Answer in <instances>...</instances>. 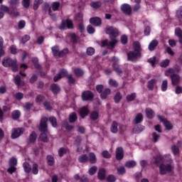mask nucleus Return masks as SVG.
I'll return each mask as SVG.
<instances>
[{
    "label": "nucleus",
    "instance_id": "obj_33",
    "mask_svg": "<svg viewBox=\"0 0 182 182\" xmlns=\"http://www.w3.org/2000/svg\"><path fill=\"white\" fill-rule=\"evenodd\" d=\"M90 6L94 8V9H97L102 6V3L100 1H93L90 4Z\"/></svg>",
    "mask_w": 182,
    "mask_h": 182
},
{
    "label": "nucleus",
    "instance_id": "obj_12",
    "mask_svg": "<svg viewBox=\"0 0 182 182\" xmlns=\"http://www.w3.org/2000/svg\"><path fill=\"white\" fill-rule=\"evenodd\" d=\"M82 100H92L93 99V93L90 91H85L82 94Z\"/></svg>",
    "mask_w": 182,
    "mask_h": 182
},
{
    "label": "nucleus",
    "instance_id": "obj_62",
    "mask_svg": "<svg viewBox=\"0 0 182 182\" xmlns=\"http://www.w3.org/2000/svg\"><path fill=\"white\" fill-rule=\"evenodd\" d=\"M64 127H65V129H66L67 130H72V129H73V126H72V125H68V121H65V122H64Z\"/></svg>",
    "mask_w": 182,
    "mask_h": 182
},
{
    "label": "nucleus",
    "instance_id": "obj_57",
    "mask_svg": "<svg viewBox=\"0 0 182 182\" xmlns=\"http://www.w3.org/2000/svg\"><path fill=\"white\" fill-rule=\"evenodd\" d=\"M107 181L108 182H114L116 181V177L113 175H109L107 177Z\"/></svg>",
    "mask_w": 182,
    "mask_h": 182
},
{
    "label": "nucleus",
    "instance_id": "obj_38",
    "mask_svg": "<svg viewBox=\"0 0 182 182\" xmlns=\"http://www.w3.org/2000/svg\"><path fill=\"white\" fill-rule=\"evenodd\" d=\"M164 157L161 156V155H159L156 157H154V164H160V163H161V161H163L164 160Z\"/></svg>",
    "mask_w": 182,
    "mask_h": 182
},
{
    "label": "nucleus",
    "instance_id": "obj_23",
    "mask_svg": "<svg viewBox=\"0 0 182 182\" xmlns=\"http://www.w3.org/2000/svg\"><path fill=\"white\" fill-rule=\"evenodd\" d=\"M159 45V42L156 40L152 41L149 45V50H154L156 49V46Z\"/></svg>",
    "mask_w": 182,
    "mask_h": 182
},
{
    "label": "nucleus",
    "instance_id": "obj_58",
    "mask_svg": "<svg viewBox=\"0 0 182 182\" xmlns=\"http://www.w3.org/2000/svg\"><path fill=\"white\" fill-rule=\"evenodd\" d=\"M87 53L90 55V56H92V55H95V48L91 47L88 48L87 49Z\"/></svg>",
    "mask_w": 182,
    "mask_h": 182
},
{
    "label": "nucleus",
    "instance_id": "obj_61",
    "mask_svg": "<svg viewBox=\"0 0 182 182\" xmlns=\"http://www.w3.org/2000/svg\"><path fill=\"white\" fill-rule=\"evenodd\" d=\"M87 31L88 33H95V28H93V26L90 25L87 26Z\"/></svg>",
    "mask_w": 182,
    "mask_h": 182
},
{
    "label": "nucleus",
    "instance_id": "obj_28",
    "mask_svg": "<svg viewBox=\"0 0 182 182\" xmlns=\"http://www.w3.org/2000/svg\"><path fill=\"white\" fill-rule=\"evenodd\" d=\"M23 167L26 173H31V171H32V168L31 167V165L28 164V162H25L23 164Z\"/></svg>",
    "mask_w": 182,
    "mask_h": 182
},
{
    "label": "nucleus",
    "instance_id": "obj_59",
    "mask_svg": "<svg viewBox=\"0 0 182 182\" xmlns=\"http://www.w3.org/2000/svg\"><path fill=\"white\" fill-rule=\"evenodd\" d=\"M32 106H33V104L27 102V103H26V105L23 106V108H24L25 110L28 111V110H30V109H31V108L32 107Z\"/></svg>",
    "mask_w": 182,
    "mask_h": 182
},
{
    "label": "nucleus",
    "instance_id": "obj_26",
    "mask_svg": "<svg viewBox=\"0 0 182 182\" xmlns=\"http://www.w3.org/2000/svg\"><path fill=\"white\" fill-rule=\"evenodd\" d=\"M156 82H157L156 79H152L148 82L147 86L149 90H153V89H154V85H156Z\"/></svg>",
    "mask_w": 182,
    "mask_h": 182
},
{
    "label": "nucleus",
    "instance_id": "obj_34",
    "mask_svg": "<svg viewBox=\"0 0 182 182\" xmlns=\"http://www.w3.org/2000/svg\"><path fill=\"white\" fill-rule=\"evenodd\" d=\"M78 161L80 163H87L89 161V158L86 155H82L79 156Z\"/></svg>",
    "mask_w": 182,
    "mask_h": 182
},
{
    "label": "nucleus",
    "instance_id": "obj_20",
    "mask_svg": "<svg viewBox=\"0 0 182 182\" xmlns=\"http://www.w3.org/2000/svg\"><path fill=\"white\" fill-rule=\"evenodd\" d=\"M99 180H105L106 178V170L105 168H100L98 171Z\"/></svg>",
    "mask_w": 182,
    "mask_h": 182
},
{
    "label": "nucleus",
    "instance_id": "obj_36",
    "mask_svg": "<svg viewBox=\"0 0 182 182\" xmlns=\"http://www.w3.org/2000/svg\"><path fill=\"white\" fill-rule=\"evenodd\" d=\"M133 46L135 52H140V50H141V47L140 46V43H139L138 41L134 42L133 44Z\"/></svg>",
    "mask_w": 182,
    "mask_h": 182
},
{
    "label": "nucleus",
    "instance_id": "obj_3",
    "mask_svg": "<svg viewBox=\"0 0 182 182\" xmlns=\"http://www.w3.org/2000/svg\"><path fill=\"white\" fill-rule=\"evenodd\" d=\"M48 118L44 117L41 119L39 129L42 132V134L40 135V140L41 141L46 142L48 141V136H46V132L48 131Z\"/></svg>",
    "mask_w": 182,
    "mask_h": 182
},
{
    "label": "nucleus",
    "instance_id": "obj_24",
    "mask_svg": "<svg viewBox=\"0 0 182 182\" xmlns=\"http://www.w3.org/2000/svg\"><path fill=\"white\" fill-rule=\"evenodd\" d=\"M89 161L91 164H95V163H96L97 159H96V155L95 154V153L93 152L90 153Z\"/></svg>",
    "mask_w": 182,
    "mask_h": 182
},
{
    "label": "nucleus",
    "instance_id": "obj_48",
    "mask_svg": "<svg viewBox=\"0 0 182 182\" xmlns=\"http://www.w3.org/2000/svg\"><path fill=\"white\" fill-rule=\"evenodd\" d=\"M134 99H136V93H132L127 96V100L128 102H132Z\"/></svg>",
    "mask_w": 182,
    "mask_h": 182
},
{
    "label": "nucleus",
    "instance_id": "obj_30",
    "mask_svg": "<svg viewBox=\"0 0 182 182\" xmlns=\"http://www.w3.org/2000/svg\"><path fill=\"white\" fill-rule=\"evenodd\" d=\"M74 74L77 77H82V75H84V73H83V70H82V69L75 68V69H74Z\"/></svg>",
    "mask_w": 182,
    "mask_h": 182
},
{
    "label": "nucleus",
    "instance_id": "obj_50",
    "mask_svg": "<svg viewBox=\"0 0 182 182\" xmlns=\"http://www.w3.org/2000/svg\"><path fill=\"white\" fill-rule=\"evenodd\" d=\"M170 64V60L166 59L161 63L160 66L161 68H167V66Z\"/></svg>",
    "mask_w": 182,
    "mask_h": 182
},
{
    "label": "nucleus",
    "instance_id": "obj_44",
    "mask_svg": "<svg viewBox=\"0 0 182 182\" xmlns=\"http://www.w3.org/2000/svg\"><path fill=\"white\" fill-rule=\"evenodd\" d=\"M29 140H30L31 143H35V141L36 140V133L33 132L29 136Z\"/></svg>",
    "mask_w": 182,
    "mask_h": 182
},
{
    "label": "nucleus",
    "instance_id": "obj_2",
    "mask_svg": "<svg viewBox=\"0 0 182 182\" xmlns=\"http://www.w3.org/2000/svg\"><path fill=\"white\" fill-rule=\"evenodd\" d=\"M176 72H180V68L175 69L169 68L165 72V76H170L173 86H176V85L180 83V76L174 74Z\"/></svg>",
    "mask_w": 182,
    "mask_h": 182
},
{
    "label": "nucleus",
    "instance_id": "obj_22",
    "mask_svg": "<svg viewBox=\"0 0 182 182\" xmlns=\"http://www.w3.org/2000/svg\"><path fill=\"white\" fill-rule=\"evenodd\" d=\"M14 83L17 85V86H23V85H25V82H22L21 80V77L19 75H16L14 77Z\"/></svg>",
    "mask_w": 182,
    "mask_h": 182
},
{
    "label": "nucleus",
    "instance_id": "obj_31",
    "mask_svg": "<svg viewBox=\"0 0 182 182\" xmlns=\"http://www.w3.org/2000/svg\"><path fill=\"white\" fill-rule=\"evenodd\" d=\"M141 122H143V114L139 113V114H136L135 119H134V122L136 124H137L139 123H141Z\"/></svg>",
    "mask_w": 182,
    "mask_h": 182
},
{
    "label": "nucleus",
    "instance_id": "obj_40",
    "mask_svg": "<svg viewBox=\"0 0 182 182\" xmlns=\"http://www.w3.org/2000/svg\"><path fill=\"white\" fill-rule=\"evenodd\" d=\"M20 117H21V112H19L18 110H16L12 113V117L13 119H14V120L19 119Z\"/></svg>",
    "mask_w": 182,
    "mask_h": 182
},
{
    "label": "nucleus",
    "instance_id": "obj_5",
    "mask_svg": "<svg viewBox=\"0 0 182 182\" xmlns=\"http://www.w3.org/2000/svg\"><path fill=\"white\" fill-rule=\"evenodd\" d=\"M2 65L3 66H5V68H10V66H11L13 69V72H16V70H18V65H16V60H14L11 58H4L2 60Z\"/></svg>",
    "mask_w": 182,
    "mask_h": 182
},
{
    "label": "nucleus",
    "instance_id": "obj_64",
    "mask_svg": "<svg viewBox=\"0 0 182 182\" xmlns=\"http://www.w3.org/2000/svg\"><path fill=\"white\" fill-rule=\"evenodd\" d=\"M121 43L123 45H126V43H127V36H122L121 37Z\"/></svg>",
    "mask_w": 182,
    "mask_h": 182
},
{
    "label": "nucleus",
    "instance_id": "obj_14",
    "mask_svg": "<svg viewBox=\"0 0 182 182\" xmlns=\"http://www.w3.org/2000/svg\"><path fill=\"white\" fill-rule=\"evenodd\" d=\"M158 119L159 120H161V122H163V123H164L166 129H167V130H171L173 129V125L171 124V123H170V122H168L166 119H163V118L160 115H158Z\"/></svg>",
    "mask_w": 182,
    "mask_h": 182
},
{
    "label": "nucleus",
    "instance_id": "obj_32",
    "mask_svg": "<svg viewBox=\"0 0 182 182\" xmlns=\"http://www.w3.org/2000/svg\"><path fill=\"white\" fill-rule=\"evenodd\" d=\"M112 68L114 69V70H115L117 72V73L118 75H120L122 73V68L119 66L118 63H114L112 65Z\"/></svg>",
    "mask_w": 182,
    "mask_h": 182
},
{
    "label": "nucleus",
    "instance_id": "obj_7",
    "mask_svg": "<svg viewBox=\"0 0 182 182\" xmlns=\"http://www.w3.org/2000/svg\"><path fill=\"white\" fill-rule=\"evenodd\" d=\"M16 164H18V161L16 159L11 158L9 159L10 168H8V172L10 173V174H12V173H15V171H16Z\"/></svg>",
    "mask_w": 182,
    "mask_h": 182
},
{
    "label": "nucleus",
    "instance_id": "obj_56",
    "mask_svg": "<svg viewBox=\"0 0 182 182\" xmlns=\"http://www.w3.org/2000/svg\"><path fill=\"white\" fill-rule=\"evenodd\" d=\"M30 39H31V37H29V36L25 35L21 38V43H26V42H28V41H29Z\"/></svg>",
    "mask_w": 182,
    "mask_h": 182
},
{
    "label": "nucleus",
    "instance_id": "obj_54",
    "mask_svg": "<svg viewBox=\"0 0 182 182\" xmlns=\"http://www.w3.org/2000/svg\"><path fill=\"white\" fill-rule=\"evenodd\" d=\"M161 90L163 92H166V90H167V80H165L162 82Z\"/></svg>",
    "mask_w": 182,
    "mask_h": 182
},
{
    "label": "nucleus",
    "instance_id": "obj_43",
    "mask_svg": "<svg viewBox=\"0 0 182 182\" xmlns=\"http://www.w3.org/2000/svg\"><path fill=\"white\" fill-rule=\"evenodd\" d=\"M98 118H99V113H97V112H92L90 114V119L92 120H97Z\"/></svg>",
    "mask_w": 182,
    "mask_h": 182
},
{
    "label": "nucleus",
    "instance_id": "obj_53",
    "mask_svg": "<svg viewBox=\"0 0 182 182\" xmlns=\"http://www.w3.org/2000/svg\"><path fill=\"white\" fill-rule=\"evenodd\" d=\"M22 5L24 8H29L31 0H22Z\"/></svg>",
    "mask_w": 182,
    "mask_h": 182
},
{
    "label": "nucleus",
    "instance_id": "obj_6",
    "mask_svg": "<svg viewBox=\"0 0 182 182\" xmlns=\"http://www.w3.org/2000/svg\"><path fill=\"white\" fill-rule=\"evenodd\" d=\"M173 170V166L171 164H162L159 166V171L160 174L164 176V174H167V173H170Z\"/></svg>",
    "mask_w": 182,
    "mask_h": 182
},
{
    "label": "nucleus",
    "instance_id": "obj_60",
    "mask_svg": "<svg viewBox=\"0 0 182 182\" xmlns=\"http://www.w3.org/2000/svg\"><path fill=\"white\" fill-rule=\"evenodd\" d=\"M175 34L176 35V36L181 37L182 36V31L181 29H180L179 28H176L175 30Z\"/></svg>",
    "mask_w": 182,
    "mask_h": 182
},
{
    "label": "nucleus",
    "instance_id": "obj_37",
    "mask_svg": "<svg viewBox=\"0 0 182 182\" xmlns=\"http://www.w3.org/2000/svg\"><path fill=\"white\" fill-rule=\"evenodd\" d=\"M3 45H4V39H2V38L0 37V58L1 56H4V55H5V51L2 48Z\"/></svg>",
    "mask_w": 182,
    "mask_h": 182
},
{
    "label": "nucleus",
    "instance_id": "obj_55",
    "mask_svg": "<svg viewBox=\"0 0 182 182\" xmlns=\"http://www.w3.org/2000/svg\"><path fill=\"white\" fill-rule=\"evenodd\" d=\"M126 173V169H124V167L120 166L117 168V173L119 175L124 174Z\"/></svg>",
    "mask_w": 182,
    "mask_h": 182
},
{
    "label": "nucleus",
    "instance_id": "obj_51",
    "mask_svg": "<svg viewBox=\"0 0 182 182\" xmlns=\"http://www.w3.org/2000/svg\"><path fill=\"white\" fill-rule=\"evenodd\" d=\"M114 99L116 103H119V102H120V100L122 99V94H120V92H117Z\"/></svg>",
    "mask_w": 182,
    "mask_h": 182
},
{
    "label": "nucleus",
    "instance_id": "obj_9",
    "mask_svg": "<svg viewBox=\"0 0 182 182\" xmlns=\"http://www.w3.org/2000/svg\"><path fill=\"white\" fill-rule=\"evenodd\" d=\"M128 60H131L132 62H134L137 58L140 56V52L131 51L128 53Z\"/></svg>",
    "mask_w": 182,
    "mask_h": 182
},
{
    "label": "nucleus",
    "instance_id": "obj_11",
    "mask_svg": "<svg viewBox=\"0 0 182 182\" xmlns=\"http://www.w3.org/2000/svg\"><path fill=\"white\" fill-rule=\"evenodd\" d=\"M65 76H68V71L65 70H61L58 73V74L54 77V82H58V80H60L62 77H65Z\"/></svg>",
    "mask_w": 182,
    "mask_h": 182
},
{
    "label": "nucleus",
    "instance_id": "obj_41",
    "mask_svg": "<svg viewBox=\"0 0 182 182\" xmlns=\"http://www.w3.org/2000/svg\"><path fill=\"white\" fill-rule=\"evenodd\" d=\"M43 2V0H35L34 4H33V9L36 11L38 8H39V5Z\"/></svg>",
    "mask_w": 182,
    "mask_h": 182
},
{
    "label": "nucleus",
    "instance_id": "obj_52",
    "mask_svg": "<svg viewBox=\"0 0 182 182\" xmlns=\"http://www.w3.org/2000/svg\"><path fill=\"white\" fill-rule=\"evenodd\" d=\"M31 170H32L33 174H38V173L39 172V170L38 169V165L36 164H33V167Z\"/></svg>",
    "mask_w": 182,
    "mask_h": 182
},
{
    "label": "nucleus",
    "instance_id": "obj_8",
    "mask_svg": "<svg viewBox=\"0 0 182 182\" xmlns=\"http://www.w3.org/2000/svg\"><path fill=\"white\" fill-rule=\"evenodd\" d=\"M72 29L73 28V22H72L71 20L67 19L66 21L63 20L61 23V25L59 26V28L61 31H63L65 29Z\"/></svg>",
    "mask_w": 182,
    "mask_h": 182
},
{
    "label": "nucleus",
    "instance_id": "obj_13",
    "mask_svg": "<svg viewBox=\"0 0 182 182\" xmlns=\"http://www.w3.org/2000/svg\"><path fill=\"white\" fill-rule=\"evenodd\" d=\"M121 9L126 15H132V6L129 4H123Z\"/></svg>",
    "mask_w": 182,
    "mask_h": 182
},
{
    "label": "nucleus",
    "instance_id": "obj_42",
    "mask_svg": "<svg viewBox=\"0 0 182 182\" xmlns=\"http://www.w3.org/2000/svg\"><path fill=\"white\" fill-rule=\"evenodd\" d=\"M47 161H48V166H53V164L55 163V159H53V156H48Z\"/></svg>",
    "mask_w": 182,
    "mask_h": 182
},
{
    "label": "nucleus",
    "instance_id": "obj_35",
    "mask_svg": "<svg viewBox=\"0 0 182 182\" xmlns=\"http://www.w3.org/2000/svg\"><path fill=\"white\" fill-rule=\"evenodd\" d=\"M136 163L134 161H129L125 164V167L128 168H132L136 166Z\"/></svg>",
    "mask_w": 182,
    "mask_h": 182
},
{
    "label": "nucleus",
    "instance_id": "obj_16",
    "mask_svg": "<svg viewBox=\"0 0 182 182\" xmlns=\"http://www.w3.org/2000/svg\"><path fill=\"white\" fill-rule=\"evenodd\" d=\"M110 93H112V90H110V88L104 89L100 95L101 98L103 100L107 99V96H109Z\"/></svg>",
    "mask_w": 182,
    "mask_h": 182
},
{
    "label": "nucleus",
    "instance_id": "obj_15",
    "mask_svg": "<svg viewBox=\"0 0 182 182\" xmlns=\"http://www.w3.org/2000/svg\"><path fill=\"white\" fill-rule=\"evenodd\" d=\"M90 22V23H92V25H94L95 26H99L100 25H102V19L98 17L91 18Z\"/></svg>",
    "mask_w": 182,
    "mask_h": 182
},
{
    "label": "nucleus",
    "instance_id": "obj_18",
    "mask_svg": "<svg viewBox=\"0 0 182 182\" xmlns=\"http://www.w3.org/2000/svg\"><path fill=\"white\" fill-rule=\"evenodd\" d=\"M80 114L82 119H85L87 114H89V109H87V107H83L80 110Z\"/></svg>",
    "mask_w": 182,
    "mask_h": 182
},
{
    "label": "nucleus",
    "instance_id": "obj_21",
    "mask_svg": "<svg viewBox=\"0 0 182 182\" xmlns=\"http://www.w3.org/2000/svg\"><path fill=\"white\" fill-rule=\"evenodd\" d=\"M119 124L116 122H113L112 125H111V129L110 131L112 133H117L119 132Z\"/></svg>",
    "mask_w": 182,
    "mask_h": 182
},
{
    "label": "nucleus",
    "instance_id": "obj_47",
    "mask_svg": "<svg viewBox=\"0 0 182 182\" xmlns=\"http://www.w3.org/2000/svg\"><path fill=\"white\" fill-rule=\"evenodd\" d=\"M0 11H1L2 12H7L8 14H9L11 9H9V7L6 6L1 5L0 6Z\"/></svg>",
    "mask_w": 182,
    "mask_h": 182
},
{
    "label": "nucleus",
    "instance_id": "obj_25",
    "mask_svg": "<svg viewBox=\"0 0 182 182\" xmlns=\"http://www.w3.org/2000/svg\"><path fill=\"white\" fill-rule=\"evenodd\" d=\"M145 112L148 119H153V117H154V111H153V109L148 108Z\"/></svg>",
    "mask_w": 182,
    "mask_h": 182
},
{
    "label": "nucleus",
    "instance_id": "obj_17",
    "mask_svg": "<svg viewBox=\"0 0 182 182\" xmlns=\"http://www.w3.org/2000/svg\"><path fill=\"white\" fill-rule=\"evenodd\" d=\"M123 157H124L123 148L118 147L116 151L117 160H122V159H123Z\"/></svg>",
    "mask_w": 182,
    "mask_h": 182
},
{
    "label": "nucleus",
    "instance_id": "obj_46",
    "mask_svg": "<svg viewBox=\"0 0 182 182\" xmlns=\"http://www.w3.org/2000/svg\"><path fill=\"white\" fill-rule=\"evenodd\" d=\"M9 14L12 16H19V11L14 9H10V11Z\"/></svg>",
    "mask_w": 182,
    "mask_h": 182
},
{
    "label": "nucleus",
    "instance_id": "obj_49",
    "mask_svg": "<svg viewBox=\"0 0 182 182\" xmlns=\"http://www.w3.org/2000/svg\"><path fill=\"white\" fill-rule=\"evenodd\" d=\"M97 171V166H92L89 170V174L90 176H93Z\"/></svg>",
    "mask_w": 182,
    "mask_h": 182
},
{
    "label": "nucleus",
    "instance_id": "obj_19",
    "mask_svg": "<svg viewBox=\"0 0 182 182\" xmlns=\"http://www.w3.org/2000/svg\"><path fill=\"white\" fill-rule=\"evenodd\" d=\"M52 52L55 58H60V55H62V53H60V51H59V47H58L57 46L52 48Z\"/></svg>",
    "mask_w": 182,
    "mask_h": 182
},
{
    "label": "nucleus",
    "instance_id": "obj_63",
    "mask_svg": "<svg viewBox=\"0 0 182 182\" xmlns=\"http://www.w3.org/2000/svg\"><path fill=\"white\" fill-rule=\"evenodd\" d=\"M171 150H172L173 154H175V156L177 155V154H178V146H173L171 147Z\"/></svg>",
    "mask_w": 182,
    "mask_h": 182
},
{
    "label": "nucleus",
    "instance_id": "obj_4",
    "mask_svg": "<svg viewBox=\"0 0 182 182\" xmlns=\"http://www.w3.org/2000/svg\"><path fill=\"white\" fill-rule=\"evenodd\" d=\"M60 6V4L58 1L53 2L51 6L48 3L44 4V9L46 11H48V15H50V16H53V15H54L53 11L55 12V11H58V9H59Z\"/></svg>",
    "mask_w": 182,
    "mask_h": 182
},
{
    "label": "nucleus",
    "instance_id": "obj_39",
    "mask_svg": "<svg viewBox=\"0 0 182 182\" xmlns=\"http://www.w3.org/2000/svg\"><path fill=\"white\" fill-rule=\"evenodd\" d=\"M49 121L51 123L53 127H58V122H56V118L53 117H50L49 118Z\"/></svg>",
    "mask_w": 182,
    "mask_h": 182
},
{
    "label": "nucleus",
    "instance_id": "obj_45",
    "mask_svg": "<svg viewBox=\"0 0 182 182\" xmlns=\"http://www.w3.org/2000/svg\"><path fill=\"white\" fill-rule=\"evenodd\" d=\"M109 85L112 87H117V86H119V84L117 83V82L114 80H112V79H110L109 80Z\"/></svg>",
    "mask_w": 182,
    "mask_h": 182
},
{
    "label": "nucleus",
    "instance_id": "obj_27",
    "mask_svg": "<svg viewBox=\"0 0 182 182\" xmlns=\"http://www.w3.org/2000/svg\"><path fill=\"white\" fill-rule=\"evenodd\" d=\"M50 89L53 93H59L60 92V87H59V85L56 84L52 85Z\"/></svg>",
    "mask_w": 182,
    "mask_h": 182
},
{
    "label": "nucleus",
    "instance_id": "obj_10",
    "mask_svg": "<svg viewBox=\"0 0 182 182\" xmlns=\"http://www.w3.org/2000/svg\"><path fill=\"white\" fill-rule=\"evenodd\" d=\"M23 128H16L13 130L11 139H18L21 134H23Z\"/></svg>",
    "mask_w": 182,
    "mask_h": 182
},
{
    "label": "nucleus",
    "instance_id": "obj_1",
    "mask_svg": "<svg viewBox=\"0 0 182 182\" xmlns=\"http://www.w3.org/2000/svg\"><path fill=\"white\" fill-rule=\"evenodd\" d=\"M105 33L109 35L111 41L109 42L107 40L102 41V46H109V48L113 49L118 42L116 38L119 36V30L113 26H108L105 29Z\"/></svg>",
    "mask_w": 182,
    "mask_h": 182
},
{
    "label": "nucleus",
    "instance_id": "obj_29",
    "mask_svg": "<svg viewBox=\"0 0 182 182\" xmlns=\"http://www.w3.org/2000/svg\"><path fill=\"white\" fill-rule=\"evenodd\" d=\"M77 119V116L76 115V113L73 112L70 114L69 117V122L70 123H75Z\"/></svg>",
    "mask_w": 182,
    "mask_h": 182
}]
</instances>
